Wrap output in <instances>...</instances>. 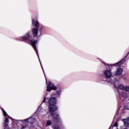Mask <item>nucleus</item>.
Here are the masks:
<instances>
[{
    "label": "nucleus",
    "instance_id": "4468645a",
    "mask_svg": "<svg viewBox=\"0 0 129 129\" xmlns=\"http://www.w3.org/2000/svg\"><path fill=\"white\" fill-rule=\"evenodd\" d=\"M117 125H118V124H117V123L116 122L114 123V124L113 126H110L109 129L112 128V127H113V126H116V127H117Z\"/></svg>",
    "mask_w": 129,
    "mask_h": 129
},
{
    "label": "nucleus",
    "instance_id": "2eb2a0df",
    "mask_svg": "<svg viewBox=\"0 0 129 129\" xmlns=\"http://www.w3.org/2000/svg\"><path fill=\"white\" fill-rule=\"evenodd\" d=\"M56 94H57L58 95H60V94H61V91H56Z\"/></svg>",
    "mask_w": 129,
    "mask_h": 129
},
{
    "label": "nucleus",
    "instance_id": "20e7f679",
    "mask_svg": "<svg viewBox=\"0 0 129 129\" xmlns=\"http://www.w3.org/2000/svg\"><path fill=\"white\" fill-rule=\"evenodd\" d=\"M32 24L35 26V28L32 29V33L34 37H37L38 36V31L39 30V27L40 25L38 21H35L34 19H32Z\"/></svg>",
    "mask_w": 129,
    "mask_h": 129
},
{
    "label": "nucleus",
    "instance_id": "0eeeda50",
    "mask_svg": "<svg viewBox=\"0 0 129 129\" xmlns=\"http://www.w3.org/2000/svg\"><path fill=\"white\" fill-rule=\"evenodd\" d=\"M8 123H9V118L6 117L4 120L5 129H9Z\"/></svg>",
    "mask_w": 129,
    "mask_h": 129
},
{
    "label": "nucleus",
    "instance_id": "7ed1b4c3",
    "mask_svg": "<svg viewBox=\"0 0 129 129\" xmlns=\"http://www.w3.org/2000/svg\"><path fill=\"white\" fill-rule=\"evenodd\" d=\"M114 87L116 88V89H117V91L119 93V95L120 96H121V97H125V98H126L127 97V94L123 91L124 90V86L122 85H119L118 87H117L116 86L114 85Z\"/></svg>",
    "mask_w": 129,
    "mask_h": 129
},
{
    "label": "nucleus",
    "instance_id": "423d86ee",
    "mask_svg": "<svg viewBox=\"0 0 129 129\" xmlns=\"http://www.w3.org/2000/svg\"><path fill=\"white\" fill-rule=\"evenodd\" d=\"M104 74L106 78H110L111 77V72L110 70H106L104 72Z\"/></svg>",
    "mask_w": 129,
    "mask_h": 129
},
{
    "label": "nucleus",
    "instance_id": "f03ea898",
    "mask_svg": "<svg viewBox=\"0 0 129 129\" xmlns=\"http://www.w3.org/2000/svg\"><path fill=\"white\" fill-rule=\"evenodd\" d=\"M22 39L25 42H29V44L32 46L34 48L38 58H39V54L38 53V49L37 47H36V44L37 43V40H34L32 39V37L30 36V33H27L25 36H23Z\"/></svg>",
    "mask_w": 129,
    "mask_h": 129
},
{
    "label": "nucleus",
    "instance_id": "f3484780",
    "mask_svg": "<svg viewBox=\"0 0 129 129\" xmlns=\"http://www.w3.org/2000/svg\"><path fill=\"white\" fill-rule=\"evenodd\" d=\"M25 127H23L21 129H24L25 128Z\"/></svg>",
    "mask_w": 129,
    "mask_h": 129
},
{
    "label": "nucleus",
    "instance_id": "1a4fd4ad",
    "mask_svg": "<svg viewBox=\"0 0 129 129\" xmlns=\"http://www.w3.org/2000/svg\"><path fill=\"white\" fill-rule=\"evenodd\" d=\"M123 62H124V59H122L121 61H119L118 62L114 64H111V65H109V66H115V65H116V66H121V64H122V63H123Z\"/></svg>",
    "mask_w": 129,
    "mask_h": 129
},
{
    "label": "nucleus",
    "instance_id": "9d476101",
    "mask_svg": "<svg viewBox=\"0 0 129 129\" xmlns=\"http://www.w3.org/2000/svg\"><path fill=\"white\" fill-rule=\"evenodd\" d=\"M123 70L121 68H119L117 69L116 72V75H117L118 76H119V75H121Z\"/></svg>",
    "mask_w": 129,
    "mask_h": 129
},
{
    "label": "nucleus",
    "instance_id": "f257e3e1",
    "mask_svg": "<svg viewBox=\"0 0 129 129\" xmlns=\"http://www.w3.org/2000/svg\"><path fill=\"white\" fill-rule=\"evenodd\" d=\"M57 99L56 97H51L50 98L44 97L43 101V102H48L49 104V112H50V114L52 115V117H53L54 119H55L57 122H61V119H60L59 115H58L57 113H54V111H56V110L58 109L57 106L55 105Z\"/></svg>",
    "mask_w": 129,
    "mask_h": 129
},
{
    "label": "nucleus",
    "instance_id": "a211bd4d",
    "mask_svg": "<svg viewBox=\"0 0 129 129\" xmlns=\"http://www.w3.org/2000/svg\"><path fill=\"white\" fill-rule=\"evenodd\" d=\"M43 116H46V114L43 115Z\"/></svg>",
    "mask_w": 129,
    "mask_h": 129
},
{
    "label": "nucleus",
    "instance_id": "9b49d317",
    "mask_svg": "<svg viewBox=\"0 0 129 129\" xmlns=\"http://www.w3.org/2000/svg\"><path fill=\"white\" fill-rule=\"evenodd\" d=\"M51 124H52V120H47L46 121V126H49V125H51Z\"/></svg>",
    "mask_w": 129,
    "mask_h": 129
},
{
    "label": "nucleus",
    "instance_id": "ddd939ff",
    "mask_svg": "<svg viewBox=\"0 0 129 129\" xmlns=\"http://www.w3.org/2000/svg\"><path fill=\"white\" fill-rule=\"evenodd\" d=\"M124 90L126 91V92H129V86L124 87Z\"/></svg>",
    "mask_w": 129,
    "mask_h": 129
},
{
    "label": "nucleus",
    "instance_id": "dca6fc26",
    "mask_svg": "<svg viewBox=\"0 0 129 129\" xmlns=\"http://www.w3.org/2000/svg\"><path fill=\"white\" fill-rule=\"evenodd\" d=\"M40 110H41V106H40L39 107L38 109H37V112H41Z\"/></svg>",
    "mask_w": 129,
    "mask_h": 129
},
{
    "label": "nucleus",
    "instance_id": "f8f14e48",
    "mask_svg": "<svg viewBox=\"0 0 129 129\" xmlns=\"http://www.w3.org/2000/svg\"><path fill=\"white\" fill-rule=\"evenodd\" d=\"M2 111L3 112V114H4V116H8V117H9V118L12 119V118L8 115V114L7 113V112H6V111H5V110H4V109H2Z\"/></svg>",
    "mask_w": 129,
    "mask_h": 129
},
{
    "label": "nucleus",
    "instance_id": "6e6552de",
    "mask_svg": "<svg viewBox=\"0 0 129 129\" xmlns=\"http://www.w3.org/2000/svg\"><path fill=\"white\" fill-rule=\"evenodd\" d=\"M24 121H25V122H28V121H30V122H31V123H34V122L33 121H36V118H28L27 119H25L24 120Z\"/></svg>",
    "mask_w": 129,
    "mask_h": 129
},
{
    "label": "nucleus",
    "instance_id": "aec40b11",
    "mask_svg": "<svg viewBox=\"0 0 129 129\" xmlns=\"http://www.w3.org/2000/svg\"><path fill=\"white\" fill-rule=\"evenodd\" d=\"M117 129V128H116Z\"/></svg>",
    "mask_w": 129,
    "mask_h": 129
},
{
    "label": "nucleus",
    "instance_id": "6ab92c4d",
    "mask_svg": "<svg viewBox=\"0 0 129 129\" xmlns=\"http://www.w3.org/2000/svg\"><path fill=\"white\" fill-rule=\"evenodd\" d=\"M127 55H128V54H127L126 55V57L127 56Z\"/></svg>",
    "mask_w": 129,
    "mask_h": 129
},
{
    "label": "nucleus",
    "instance_id": "39448f33",
    "mask_svg": "<svg viewBox=\"0 0 129 129\" xmlns=\"http://www.w3.org/2000/svg\"><path fill=\"white\" fill-rule=\"evenodd\" d=\"M46 84H47V90L46 91H48V92H50L51 90H56L57 89V87H55L53 84L51 82H49L48 85V83L46 81Z\"/></svg>",
    "mask_w": 129,
    "mask_h": 129
}]
</instances>
